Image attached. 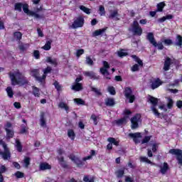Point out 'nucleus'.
Instances as JSON below:
<instances>
[{"label": "nucleus", "instance_id": "f257e3e1", "mask_svg": "<svg viewBox=\"0 0 182 182\" xmlns=\"http://www.w3.org/2000/svg\"><path fill=\"white\" fill-rule=\"evenodd\" d=\"M9 76L11 79L12 86H23L24 85H28V81L26 77L19 72V70H15L13 72L9 73Z\"/></svg>", "mask_w": 182, "mask_h": 182}, {"label": "nucleus", "instance_id": "f03ea898", "mask_svg": "<svg viewBox=\"0 0 182 182\" xmlns=\"http://www.w3.org/2000/svg\"><path fill=\"white\" fill-rule=\"evenodd\" d=\"M0 144L4 150V151H0V157L4 160H9L11 159V151H9V148H8V145L3 140L0 141Z\"/></svg>", "mask_w": 182, "mask_h": 182}, {"label": "nucleus", "instance_id": "7ed1b4c3", "mask_svg": "<svg viewBox=\"0 0 182 182\" xmlns=\"http://www.w3.org/2000/svg\"><path fill=\"white\" fill-rule=\"evenodd\" d=\"M129 31L132 32L133 35H137V36H141V33H143V28L139 25L137 21L133 22Z\"/></svg>", "mask_w": 182, "mask_h": 182}, {"label": "nucleus", "instance_id": "20e7f679", "mask_svg": "<svg viewBox=\"0 0 182 182\" xmlns=\"http://www.w3.org/2000/svg\"><path fill=\"white\" fill-rule=\"evenodd\" d=\"M148 99L150 101V103H151V105H153L151 107V109L154 114H155L156 116V117H160V113L159 112L157 109H156V107L157 106V103H159V99H157L154 97H151V95L149 96Z\"/></svg>", "mask_w": 182, "mask_h": 182}, {"label": "nucleus", "instance_id": "39448f33", "mask_svg": "<svg viewBox=\"0 0 182 182\" xmlns=\"http://www.w3.org/2000/svg\"><path fill=\"white\" fill-rule=\"evenodd\" d=\"M22 9L25 14L30 16H34L36 19H42V18H43V16H41L35 11H29V6L27 4H23Z\"/></svg>", "mask_w": 182, "mask_h": 182}, {"label": "nucleus", "instance_id": "423d86ee", "mask_svg": "<svg viewBox=\"0 0 182 182\" xmlns=\"http://www.w3.org/2000/svg\"><path fill=\"white\" fill-rule=\"evenodd\" d=\"M103 67L100 69V73L105 76L107 79H110L109 69H110V65L107 61H102Z\"/></svg>", "mask_w": 182, "mask_h": 182}, {"label": "nucleus", "instance_id": "0eeeda50", "mask_svg": "<svg viewBox=\"0 0 182 182\" xmlns=\"http://www.w3.org/2000/svg\"><path fill=\"white\" fill-rule=\"evenodd\" d=\"M85 25V18L82 16H78L74 20L71 28L73 29H77V28H82Z\"/></svg>", "mask_w": 182, "mask_h": 182}, {"label": "nucleus", "instance_id": "6e6552de", "mask_svg": "<svg viewBox=\"0 0 182 182\" xmlns=\"http://www.w3.org/2000/svg\"><path fill=\"white\" fill-rule=\"evenodd\" d=\"M169 153L170 154L176 156V160H178V164H181L182 166V150L172 149L169 150Z\"/></svg>", "mask_w": 182, "mask_h": 182}, {"label": "nucleus", "instance_id": "1a4fd4ad", "mask_svg": "<svg viewBox=\"0 0 182 182\" xmlns=\"http://www.w3.org/2000/svg\"><path fill=\"white\" fill-rule=\"evenodd\" d=\"M141 116L139 114H136L133 118L131 119V129L134 130L139 127V123H140Z\"/></svg>", "mask_w": 182, "mask_h": 182}, {"label": "nucleus", "instance_id": "9d476101", "mask_svg": "<svg viewBox=\"0 0 182 182\" xmlns=\"http://www.w3.org/2000/svg\"><path fill=\"white\" fill-rule=\"evenodd\" d=\"M124 95L127 99H129V103H133V102H134V100L136 99V97H134V95H133L132 88L130 87L125 88Z\"/></svg>", "mask_w": 182, "mask_h": 182}, {"label": "nucleus", "instance_id": "9b49d317", "mask_svg": "<svg viewBox=\"0 0 182 182\" xmlns=\"http://www.w3.org/2000/svg\"><path fill=\"white\" fill-rule=\"evenodd\" d=\"M31 76L35 77L36 80L42 83L45 79H46V75H43L42 77H39V70H33L31 73Z\"/></svg>", "mask_w": 182, "mask_h": 182}, {"label": "nucleus", "instance_id": "f8f14e48", "mask_svg": "<svg viewBox=\"0 0 182 182\" xmlns=\"http://www.w3.org/2000/svg\"><path fill=\"white\" fill-rule=\"evenodd\" d=\"M69 159H70V160L73 161V163H75V164H76L78 167H82V166H85V163H83V161L80 160L79 158L76 157L73 154L70 155Z\"/></svg>", "mask_w": 182, "mask_h": 182}, {"label": "nucleus", "instance_id": "ddd939ff", "mask_svg": "<svg viewBox=\"0 0 182 182\" xmlns=\"http://www.w3.org/2000/svg\"><path fill=\"white\" fill-rule=\"evenodd\" d=\"M146 39L151 45H153V46L157 48V41H156V39L154 38V34H153V33H148Z\"/></svg>", "mask_w": 182, "mask_h": 182}, {"label": "nucleus", "instance_id": "4468645a", "mask_svg": "<svg viewBox=\"0 0 182 182\" xmlns=\"http://www.w3.org/2000/svg\"><path fill=\"white\" fill-rule=\"evenodd\" d=\"M129 136L131 137L132 139H133L134 143H136V144H137L138 143H140V137H141V134H140L139 132H136V133H130L129 134Z\"/></svg>", "mask_w": 182, "mask_h": 182}, {"label": "nucleus", "instance_id": "2eb2a0df", "mask_svg": "<svg viewBox=\"0 0 182 182\" xmlns=\"http://www.w3.org/2000/svg\"><path fill=\"white\" fill-rule=\"evenodd\" d=\"M171 63H173V60L167 57L164 63V70L166 72H167V70H170V66H171Z\"/></svg>", "mask_w": 182, "mask_h": 182}, {"label": "nucleus", "instance_id": "dca6fc26", "mask_svg": "<svg viewBox=\"0 0 182 182\" xmlns=\"http://www.w3.org/2000/svg\"><path fill=\"white\" fill-rule=\"evenodd\" d=\"M158 167L160 168V173L162 174H166L167 171H168V164L164 162L161 165H159Z\"/></svg>", "mask_w": 182, "mask_h": 182}, {"label": "nucleus", "instance_id": "f3484780", "mask_svg": "<svg viewBox=\"0 0 182 182\" xmlns=\"http://www.w3.org/2000/svg\"><path fill=\"white\" fill-rule=\"evenodd\" d=\"M40 126H41V127H46V117H45V112H41Z\"/></svg>", "mask_w": 182, "mask_h": 182}, {"label": "nucleus", "instance_id": "a211bd4d", "mask_svg": "<svg viewBox=\"0 0 182 182\" xmlns=\"http://www.w3.org/2000/svg\"><path fill=\"white\" fill-rule=\"evenodd\" d=\"M83 75L87 77H90V79H93L94 80L99 79V77L96 76V74H95L92 71H85Z\"/></svg>", "mask_w": 182, "mask_h": 182}, {"label": "nucleus", "instance_id": "6ab92c4d", "mask_svg": "<svg viewBox=\"0 0 182 182\" xmlns=\"http://www.w3.org/2000/svg\"><path fill=\"white\" fill-rule=\"evenodd\" d=\"M163 85V82L160 79H156L154 80L151 84V89L154 90V89H157L159 86H161Z\"/></svg>", "mask_w": 182, "mask_h": 182}, {"label": "nucleus", "instance_id": "aec40b11", "mask_svg": "<svg viewBox=\"0 0 182 182\" xmlns=\"http://www.w3.org/2000/svg\"><path fill=\"white\" fill-rule=\"evenodd\" d=\"M71 89L73 90H75V92H80V90H82V89H83V85H82V83H74L72 85Z\"/></svg>", "mask_w": 182, "mask_h": 182}, {"label": "nucleus", "instance_id": "412c9836", "mask_svg": "<svg viewBox=\"0 0 182 182\" xmlns=\"http://www.w3.org/2000/svg\"><path fill=\"white\" fill-rule=\"evenodd\" d=\"M46 62L47 63H50V65H53V66L58 65V60L56 58H52V57H47Z\"/></svg>", "mask_w": 182, "mask_h": 182}, {"label": "nucleus", "instance_id": "4be33fe9", "mask_svg": "<svg viewBox=\"0 0 182 182\" xmlns=\"http://www.w3.org/2000/svg\"><path fill=\"white\" fill-rule=\"evenodd\" d=\"M51 168H52V167L48 163H41L40 164V170H41L43 171L45 170H50Z\"/></svg>", "mask_w": 182, "mask_h": 182}, {"label": "nucleus", "instance_id": "5701e85b", "mask_svg": "<svg viewBox=\"0 0 182 182\" xmlns=\"http://www.w3.org/2000/svg\"><path fill=\"white\" fill-rule=\"evenodd\" d=\"M127 119H129V116H125L123 118L117 120L116 123L119 126H122V124H126V123H127Z\"/></svg>", "mask_w": 182, "mask_h": 182}, {"label": "nucleus", "instance_id": "b1692460", "mask_svg": "<svg viewBox=\"0 0 182 182\" xmlns=\"http://www.w3.org/2000/svg\"><path fill=\"white\" fill-rule=\"evenodd\" d=\"M139 160L141 163H147L148 164H151V166H154L155 164H153L151 161L149 159V158L146 156H140Z\"/></svg>", "mask_w": 182, "mask_h": 182}, {"label": "nucleus", "instance_id": "393cba45", "mask_svg": "<svg viewBox=\"0 0 182 182\" xmlns=\"http://www.w3.org/2000/svg\"><path fill=\"white\" fill-rule=\"evenodd\" d=\"M119 16V11L117 10H111L110 14L109 16V19H113L114 18H117Z\"/></svg>", "mask_w": 182, "mask_h": 182}, {"label": "nucleus", "instance_id": "a878e982", "mask_svg": "<svg viewBox=\"0 0 182 182\" xmlns=\"http://www.w3.org/2000/svg\"><path fill=\"white\" fill-rule=\"evenodd\" d=\"M52 45V41H46V44L41 48L44 50H50Z\"/></svg>", "mask_w": 182, "mask_h": 182}, {"label": "nucleus", "instance_id": "bb28decb", "mask_svg": "<svg viewBox=\"0 0 182 182\" xmlns=\"http://www.w3.org/2000/svg\"><path fill=\"white\" fill-rule=\"evenodd\" d=\"M6 139L7 140H10V139H12L14 138V130L12 129H8V130H6Z\"/></svg>", "mask_w": 182, "mask_h": 182}, {"label": "nucleus", "instance_id": "cd10ccee", "mask_svg": "<svg viewBox=\"0 0 182 182\" xmlns=\"http://www.w3.org/2000/svg\"><path fill=\"white\" fill-rule=\"evenodd\" d=\"M105 105L106 106H114V99L113 98H107L105 100Z\"/></svg>", "mask_w": 182, "mask_h": 182}, {"label": "nucleus", "instance_id": "c85d7f7f", "mask_svg": "<svg viewBox=\"0 0 182 182\" xmlns=\"http://www.w3.org/2000/svg\"><path fill=\"white\" fill-rule=\"evenodd\" d=\"M93 156H96V151L91 150L90 151V155L88 156H85L82 159V161H86V160H90L93 157Z\"/></svg>", "mask_w": 182, "mask_h": 182}, {"label": "nucleus", "instance_id": "c756f323", "mask_svg": "<svg viewBox=\"0 0 182 182\" xmlns=\"http://www.w3.org/2000/svg\"><path fill=\"white\" fill-rule=\"evenodd\" d=\"M6 171V167L5 166H1L0 167V182H4V176H2V173H5Z\"/></svg>", "mask_w": 182, "mask_h": 182}, {"label": "nucleus", "instance_id": "7c9ffc66", "mask_svg": "<svg viewBox=\"0 0 182 182\" xmlns=\"http://www.w3.org/2000/svg\"><path fill=\"white\" fill-rule=\"evenodd\" d=\"M106 32V28H102L100 30H96L93 33V36H99L100 35H102V33H105Z\"/></svg>", "mask_w": 182, "mask_h": 182}, {"label": "nucleus", "instance_id": "2f4dec72", "mask_svg": "<svg viewBox=\"0 0 182 182\" xmlns=\"http://www.w3.org/2000/svg\"><path fill=\"white\" fill-rule=\"evenodd\" d=\"M175 45L176 46H179L180 48H181V46H182V37H181V36L178 35L176 36V41L175 43Z\"/></svg>", "mask_w": 182, "mask_h": 182}, {"label": "nucleus", "instance_id": "473e14b6", "mask_svg": "<svg viewBox=\"0 0 182 182\" xmlns=\"http://www.w3.org/2000/svg\"><path fill=\"white\" fill-rule=\"evenodd\" d=\"M107 141H109V143L114 144V146H119V141L118 140H117L116 139H114L113 137L108 138Z\"/></svg>", "mask_w": 182, "mask_h": 182}, {"label": "nucleus", "instance_id": "72a5a7b5", "mask_svg": "<svg viewBox=\"0 0 182 182\" xmlns=\"http://www.w3.org/2000/svg\"><path fill=\"white\" fill-rule=\"evenodd\" d=\"M117 55L119 58H123L124 56H127V52L124 50V49H121L117 52Z\"/></svg>", "mask_w": 182, "mask_h": 182}, {"label": "nucleus", "instance_id": "f704fd0d", "mask_svg": "<svg viewBox=\"0 0 182 182\" xmlns=\"http://www.w3.org/2000/svg\"><path fill=\"white\" fill-rule=\"evenodd\" d=\"M16 150L19 151V153H21V151H22V144H21V141H19V139H16Z\"/></svg>", "mask_w": 182, "mask_h": 182}, {"label": "nucleus", "instance_id": "c9c22d12", "mask_svg": "<svg viewBox=\"0 0 182 182\" xmlns=\"http://www.w3.org/2000/svg\"><path fill=\"white\" fill-rule=\"evenodd\" d=\"M68 136L72 140H75V137L76 136L75 132L73 129H68Z\"/></svg>", "mask_w": 182, "mask_h": 182}, {"label": "nucleus", "instance_id": "e433bc0d", "mask_svg": "<svg viewBox=\"0 0 182 182\" xmlns=\"http://www.w3.org/2000/svg\"><path fill=\"white\" fill-rule=\"evenodd\" d=\"M33 95L36 97H39V96H41V92H39V88H38L36 87H33Z\"/></svg>", "mask_w": 182, "mask_h": 182}, {"label": "nucleus", "instance_id": "4c0bfd02", "mask_svg": "<svg viewBox=\"0 0 182 182\" xmlns=\"http://www.w3.org/2000/svg\"><path fill=\"white\" fill-rule=\"evenodd\" d=\"M166 6V4L164 2H161L157 4V10L156 12H163V9Z\"/></svg>", "mask_w": 182, "mask_h": 182}, {"label": "nucleus", "instance_id": "58836bf2", "mask_svg": "<svg viewBox=\"0 0 182 182\" xmlns=\"http://www.w3.org/2000/svg\"><path fill=\"white\" fill-rule=\"evenodd\" d=\"M14 39H16V41H21L22 39V33L17 31L14 33Z\"/></svg>", "mask_w": 182, "mask_h": 182}, {"label": "nucleus", "instance_id": "ea45409f", "mask_svg": "<svg viewBox=\"0 0 182 182\" xmlns=\"http://www.w3.org/2000/svg\"><path fill=\"white\" fill-rule=\"evenodd\" d=\"M58 107H60V109H64V110H66V112L69 110V107H68V105L63 102L59 103Z\"/></svg>", "mask_w": 182, "mask_h": 182}, {"label": "nucleus", "instance_id": "a19ab883", "mask_svg": "<svg viewBox=\"0 0 182 182\" xmlns=\"http://www.w3.org/2000/svg\"><path fill=\"white\" fill-rule=\"evenodd\" d=\"M23 4L22 3H16L14 5V9L15 11H18V12H22V6H23Z\"/></svg>", "mask_w": 182, "mask_h": 182}, {"label": "nucleus", "instance_id": "79ce46f5", "mask_svg": "<svg viewBox=\"0 0 182 182\" xmlns=\"http://www.w3.org/2000/svg\"><path fill=\"white\" fill-rule=\"evenodd\" d=\"M80 9L82 11V12H85V14H87V15H90V10L89 8H87L85 6H80Z\"/></svg>", "mask_w": 182, "mask_h": 182}, {"label": "nucleus", "instance_id": "37998d69", "mask_svg": "<svg viewBox=\"0 0 182 182\" xmlns=\"http://www.w3.org/2000/svg\"><path fill=\"white\" fill-rule=\"evenodd\" d=\"M131 58H132V59H134V60L137 62L139 66H143V61H141V60L138 58L136 55H131Z\"/></svg>", "mask_w": 182, "mask_h": 182}, {"label": "nucleus", "instance_id": "c03bdc74", "mask_svg": "<svg viewBox=\"0 0 182 182\" xmlns=\"http://www.w3.org/2000/svg\"><path fill=\"white\" fill-rule=\"evenodd\" d=\"M23 163H24V167H26V168H28V167L31 164V158L26 157L23 160Z\"/></svg>", "mask_w": 182, "mask_h": 182}, {"label": "nucleus", "instance_id": "a18cd8bd", "mask_svg": "<svg viewBox=\"0 0 182 182\" xmlns=\"http://www.w3.org/2000/svg\"><path fill=\"white\" fill-rule=\"evenodd\" d=\"M6 90L9 97H14V91L12 90V87H8Z\"/></svg>", "mask_w": 182, "mask_h": 182}, {"label": "nucleus", "instance_id": "49530a36", "mask_svg": "<svg viewBox=\"0 0 182 182\" xmlns=\"http://www.w3.org/2000/svg\"><path fill=\"white\" fill-rule=\"evenodd\" d=\"M85 63L89 66H93V60L90 56L86 57Z\"/></svg>", "mask_w": 182, "mask_h": 182}, {"label": "nucleus", "instance_id": "de8ad7c7", "mask_svg": "<svg viewBox=\"0 0 182 182\" xmlns=\"http://www.w3.org/2000/svg\"><path fill=\"white\" fill-rule=\"evenodd\" d=\"M53 85L55 86L58 92H61L62 85H60L58 81H55V82L53 83Z\"/></svg>", "mask_w": 182, "mask_h": 182}, {"label": "nucleus", "instance_id": "09e8293b", "mask_svg": "<svg viewBox=\"0 0 182 182\" xmlns=\"http://www.w3.org/2000/svg\"><path fill=\"white\" fill-rule=\"evenodd\" d=\"M99 11H100V16H105V15H106V11L105 10V6H100Z\"/></svg>", "mask_w": 182, "mask_h": 182}, {"label": "nucleus", "instance_id": "8fccbe9b", "mask_svg": "<svg viewBox=\"0 0 182 182\" xmlns=\"http://www.w3.org/2000/svg\"><path fill=\"white\" fill-rule=\"evenodd\" d=\"M74 102L75 103H76L77 105H85V101L80 98H75L74 99Z\"/></svg>", "mask_w": 182, "mask_h": 182}, {"label": "nucleus", "instance_id": "3c124183", "mask_svg": "<svg viewBox=\"0 0 182 182\" xmlns=\"http://www.w3.org/2000/svg\"><path fill=\"white\" fill-rule=\"evenodd\" d=\"M90 119H91V120H93V123H94L95 126H97V119H99V117H96V114H92L91 115Z\"/></svg>", "mask_w": 182, "mask_h": 182}, {"label": "nucleus", "instance_id": "603ef678", "mask_svg": "<svg viewBox=\"0 0 182 182\" xmlns=\"http://www.w3.org/2000/svg\"><path fill=\"white\" fill-rule=\"evenodd\" d=\"M107 91L109 92V93H110V95H116V90H114V87H108Z\"/></svg>", "mask_w": 182, "mask_h": 182}, {"label": "nucleus", "instance_id": "864d4df0", "mask_svg": "<svg viewBox=\"0 0 182 182\" xmlns=\"http://www.w3.org/2000/svg\"><path fill=\"white\" fill-rule=\"evenodd\" d=\"M173 104H174V102H173V100L171 98H168V104H167L168 109H171V107H173Z\"/></svg>", "mask_w": 182, "mask_h": 182}, {"label": "nucleus", "instance_id": "5fc2aeb1", "mask_svg": "<svg viewBox=\"0 0 182 182\" xmlns=\"http://www.w3.org/2000/svg\"><path fill=\"white\" fill-rule=\"evenodd\" d=\"M14 176H16V178H23V173L21 171L16 172Z\"/></svg>", "mask_w": 182, "mask_h": 182}, {"label": "nucleus", "instance_id": "6e6d98bb", "mask_svg": "<svg viewBox=\"0 0 182 182\" xmlns=\"http://www.w3.org/2000/svg\"><path fill=\"white\" fill-rule=\"evenodd\" d=\"M116 174L117 177H118V178H120L121 177H123V175L124 174V171L119 170L116 172Z\"/></svg>", "mask_w": 182, "mask_h": 182}, {"label": "nucleus", "instance_id": "4d7b16f0", "mask_svg": "<svg viewBox=\"0 0 182 182\" xmlns=\"http://www.w3.org/2000/svg\"><path fill=\"white\" fill-rule=\"evenodd\" d=\"M83 53H85V50L83 49L77 50L76 51L77 58H80V55H83Z\"/></svg>", "mask_w": 182, "mask_h": 182}, {"label": "nucleus", "instance_id": "13d9d810", "mask_svg": "<svg viewBox=\"0 0 182 182\" xmlns=\"http://www.w3.org/2000/svg\"><path fill=\"white\" fill-rule=\"evenodd\" d=\"M58 161L62 166L66 167V164H65V161L63 156L58 158Z\"/></svg>", "mask_w": 182, "mask_h": 182}, {"label": "nucleus", "instance_id": "bf43d9fd", "mask_svg": "<svg viewBox=\"0 0 182 182\" xmlns=\"http://www.w3.org/2000/svg\"><path fill=\"white\" fill-rule=\"evenodd\" d=\"M150 139H151V136H145L141 141V144H144V143H149V141H150Z\"/></svg>", "mask_w": 182, "mask_h": 182}, {"label": "nucleus", "instance_id": "052dcab7", "mask_svg": "<svg viewBox=\"0 0 182 182\" xmlns=\"http://www.w3.org/2000/svg\"><path fill=\"white\" fill-rule=\"evenodd\" d=\"M51 70H52V68L47 67L46 69H44L43 70V72L44 75L46 76V75H48V73H50Z\"/></svg>", "mask_w": 182, "mask_h": 182}, {"label": "nucleus", "instance_id": "680f3d73", "mask_svg": "<svg viewBox=\"0 0 182 182\" xmlns=\"http://www.w3.org/2000/svg\"><path fill=\"white\" fill-rule=\"evenodd\" d=\"M26 132H28V128H26V126L22 125L21 126V129L20 131V133L21 134H24V133H26Z\"/></svg>", "mask_w": 182, "mask_h": 182}, {"label": "nucleus", "instance_id": "e2e57ef3", "mask_svg": "<svg viewBox=\"0 0 182 182\" xmlns=\"http://www.w3.org/2000/svg\"><path fill=\"white\" fill-rule=\"evenodd\" d=\"M92 92H95V93H96V95H97L98 96L102 95V92H100V90H98L97 88L92 87Z\"/></svg>", "mask_w": 182, "mask_h": 182}, {"label": "nucleus", "instance_id": "0e129e2a", "mask_svg": "<svg viewBox=\"0 0 182 182\" xmlns=\"http://www.w3.org/2000/svg\"><path fill=\"white\" fill-rule=\"evenodd\" d=\"M11 127H12V124H11V122H6V125L4 126L5 130H11L9 129Z\"/></svg>", "mask_w": 182, "mask_h": 182}, {"label": "nucleus", "instance_id": "69168bd1", "mask_svg": "<svg viewBox=\"0 0 182 182\" xmlns=\"http://www.w3.org/2000/svg\"><path fill=\"white\" fill-rule=\"evenodd\" d=\"M33 56L36 59H39V58H40L39 50H34L33 51Z\"/></svg>", "mask_w": 182, "mask_h": 182}, {"label": "nucleus", "instance_id": "338daca9", "mask_svg": "<svg viewBox=\"0 0 182 182\" xmlns=\"http://www.w3.org/2000/svg\"><path fill=\"white\" fill-rule=\"evenodd\" d=\"M132 72H137V70H139V65L137 64L134 65L132 68Z\"/></svg>", "mask_w": 182, "mask_h": 182}, {"label": "nucleus", "instance_id": "774afa93", "mask_svg": "<svg viewBox=\"0 0 182 182\" xmlns=\"http://www.w3.org/2000/svg\"><path fill=\"white\" fill-rule=\"evenodd\" d=\"M164 44L168 45V46L172 45L173 41H171L170 39H166V40H164Z\"/></svg>", "mask_w": 182, "mask_h": 182}]
</instances>
